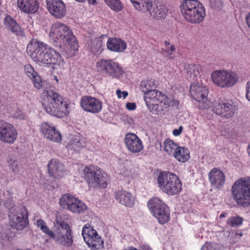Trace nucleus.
Returning a JSON list of instances; mask_svg holds the SVG:
<instances>
[{
  "label": "nucleus",
  "instance_id": "f257e3e1",
  "mask_svg": "<svg viewBox=\"0 0 250 250\" xmlns=\"http://www.w3.org/2000/svg\"><path fill=\"white\" fill-rule=\"evenodd\" d=\"M27 52L35 62L41 65L57 68L63 64L60 53L42 42L32 41L29 42L27 46Z\"/></svg>",
  "mask_w": 250,
  "mask_h": 250
},
{
  "label": "nucleus",
  "instance_id": "f03ea898",
  "mask_svg": "<svg viewBox=\"0 0 250 250\" xmlns=\"http://www.w3.org/2000/svg\"><path fill=\"white\" fill-rule=\"evenodd\" d=\"M42 105L47 113L58 118L67 115L70 110L67 102L53 90L44 93Z\"/></svg>",
  "mask_w": 250,
  "mask_h": 250
},
{
  "label": "nucleus",
  "instance_id": "7ed1b4c3",
  "mask_svg": "<svg viewBox=\"0 0 250 250\" xmlns=\"http://www.w3.org/2000/svg\"><path fill=\"white\" fill-rule=\"evenodd\" d=\"M49 36L54 42L63 45L68 46L73 50L78 49L76 37L72 30L63 23L56 22L53 24L50 30Z\"/></svg>",
  "mask_w": 250,
  "mask_h": 250
},
{
  "label": "nucleus",
  "instance_id": "20e7f679",
  "mask_svg": "<svg viewBox=\"0 0 250 250\" xmlns=\"http://www.w3.org/2000/svg\"><path fill=\"white\" fill-rule=\"evenodd\" d=\"M181 13L185 19L192 23H199L205 16V8L198 0H184L181 5Z\"/></svg>",
  "mask_w": 250,
  "mask_h": 250
},
{
  "label": "nucleus",
  "instance_id": "39448f33",
  "mask_svg": "<svg viewBox=\"0 0 250 250\" xmlns=\"http://www.w3.org/2000/svg\"><path fill=\"white\" fill-rule=\"evenodd\" d=\"M236 203L243 207H250V178H242L236 181L231 189Z\"/></svg>",
  "mask_w": 250,
  "mask_h": 250
},
{
  "label": "nucleus",
  "instance_id": "423d86ee",
  "mask_svg": "<svg viewBox=\"0 0 250 250\" xmlns=\"http://www.w3.org/2000/svg\"><path fill=\"white\" fill-rule=\"evenodd\" d=\"M159 188L169 195L178 194L182 190V183L174 173L168 171L161 172L157 178Z\"/></svg>",
  "mask_w": 250,
  "mask_h": 250
},
{
  "label": "nucleus",
  "instance_id": "0eeeda50",
  "mask_svg": "<svg viewBox=\"0 0 250 250\" xmlns=\"http://www.w3.org/2000/svg\"><path fill=\"white\" fill-rule=\"evenodd\" d=\"M83 177L90 188H105L108 176L101 168L95 166L86 167L83 170Z\"/></svg>",
  "mask_w": 250,
  "mask_h": 250
},
{
  "label": "nucleus",
  "instance_id": "6e6552de",
  "mask_svg": "<svg viewBox=\"0 0 250 250\" xmlns=\"http://www.w3.org/2000/svg\"><path fill=\"white\" fill-rule=\"evenodd\" d=\"M98 72L103 76L121 80L125 71L118 62L111 59H101L96 64Z\"/></svg>",
  "mask_w": 250,
  "mask_h": 250
},
{
  "label": "nucleus",
  "instance_id": "1a4fd4ad",
  "mask_svg": "<svg viewBox=\"0 0 250 250\" xmlns=\"http://www.w3.org/2000/svg\"><path fill=\"white\" fill-rule=\"evenodd\" d=\"M211 79L216 86L227 88L234 86L239 80L237 74L227 70L213 71L211 74Z\"/></svg>",
  "mask_w": 250,
  "mask_h": 250
},
{
  "label": "nucleus",
  "instance_id": "9d476101",
  "mask_svg": "<svg viewBox=\"0 0 250 250\" xmlns=\"http://www.w3.org/2000/svg\"><path fill=\"white\" fill-rule=\"evenodd\" d=\"M49 237L57 243L66 247H70L73 243L71 229L64 222H61L56 226Z\"/></svg>",
  "mask_w": 250,
  "mask_h": 250
},
{
  "label": "nucleus",
  "instance_id": "9b49d317",
  "mask_svg": "<svg viewBox=\"0 0 250 250\" xmlns=\"http://www.w3.org/2000/svg\"><path fill=\"white\" fill-rule=\"evenodd\" d=\"M236 109L234 103L228 100L215 102L212 107V111L217 115L227 118L233 116Z\"/></svg>",
  "mask_w": 250,
  "mask_h": 250
},
{
  "label": "nucleus",
  "instance_id": "f8f14e48",
  "mask_svg": "<svg viewBox=\"0 0 250 250\" xmlns=\"http://www.w3.org/2000/svg\"><path fill=\"white\" fill-rule=\"evenodd\" d=\"M18 131L13 125L3 120H0V141L13 144L18 137Z\"/></svg>",
  "mask_w": 250,
  "mask_h": 250
},
{
  "label": "nucleus",
  "instance_id": "ddd939ff",
  "mask_svg": "<svg viewBox=\"0 0 250 250\" xmlns=\"http://www.w3.org/2000/svg\"><path fill=\"white\" fill-rule=\"evenodd\" d=\"M26 214V209L24 207H22L21 211L19 212H15L14 209L11 210L9 217L11 227L17 230L25 228L28 223Z\"/></svg>",
  "mask_w": 250,
  "mask_h": 250
},
{
  "label": "nucleus",
  "instance_id": "4468645a",
  "mask_svg": "<svg viewBox=\"0 0 250 250\" xmlns=\"http://www.w3.org/2000/svg\"><path fill=\"white\" fill-rule=\"evenodd\" d=\"M144 97L146 104L149 110L155 114L159 115L158 111H154L153 106L163 104L164 99L166 98V95L158 90H154L147 92Z\"/></svg>",
  "mask_w": 250,
  "mask_h": 250
},
{
  "label": "nucleus",
  "instance_id": "2eb2a0df",
  "mask_svg": "<svg viewBox=\"0 0 250 250\" xmlns=\"http://www.w3.org/2000/svg\"><path fill=\"white\" fill-rule=\"evenodd\" d=\"M81 106L84 111L96 114L101 111L103 103L98 99L90 96H85L81 99Z\"/></svg>",
  "mask_w": 250,
  "mask_h": 250
},
{
  "label": "nucleus",
  "instance_id": "dca6fc26",
  "mask_svg": "<svg viewBox=\"0 0 250 250\" xmlns=\"http://www.w3.org/2000/svg\"><path fill=\"white\" fill-rule=\"evenodd\" d=\"M124 143L127 150L132 153H138L144 149L142 141L133 133H127L125 135Z\"/></svg>",
  "mask_w": 250,
  "mask_h": 250
},
{
  "label": "nucleus",
  "instance_id": "f3484780",
  "mask_svg": "<svg viewBox=\"0 0 250 250\" xmlns=\"http://www.w3.org/2000/svg\"><path fill=\"white\" fill-rule=\"evenodd\" d=\"M186 78L189 81L198 82V79L205 80L207 78L208 73L199 64H188L186 67Z\"/></svg>",
  "mask_w": 250,
  "mask_h": 250
},
{
  "label": "nucleus",
  "instance_id": "a211bd4d",
  "mask_svg": "<svg viewBox=\"0 0 250 250\" xmlns=\"http://www.w3.org/2000/svg\"><path fill=\"white\" fill-rule=\"evenodd\" d=\"M199 81L194 82L190 85V93L193 98L199 102L205 103L208 94V89L205 86H203L202 80Z\"/></svg>",
  "mask_w": 250,
  "mask_h": 250
},
{
  "label": "nucleus",
  "instance_id": "6ab92c4d",
  "mask_svg": "<svg viewBox=\"0 0 250 250\" xmlns=\"http://www.w3.org/2000/svg\"><path fill=\"white\" fill-rule=\"evenodd\" d=\"M47 8L56 18H61L66 13L65 4L62 0H46Z\"/></svg>",
  "mask_w": 250,
  "mask_h": 250
},
{
  "label": "nucleus",
  "instance_id": "aec40b11",
  "mask_svg": "<svg viewBox=\"0 0 250 250\" xmlns=\"http://www.w3.org/2000/svg\"><path fill=\"white\" fill-rule=\"evenodd\" d=\"M41 132L50 141L59 143L62 140V135L60 132L51 124L43 123L40 126Z\"/></svg>",
  "mask_w": 250,
  "mask_h": 250
},
{
  "label": "nucleus",
  "instance_id": "412c9836",
  "mask_svg": "<svg viewBox=\"0 0 250 250\" xmlns=\"http://www.w3.org/2000/svg\"><path fill=\"white\" fill-rule=\"evenodd\" d=\"M209 182L214 188L220 189L225 185L226 176L220 169L213 168L208 174Z\"/></svg>",
  "mask_w": 250,
  "mask_h": 250
},
{
  "label": "nucleus",
  "instance_id": "4be33fe9",
  "mask_svg": "<svg viewBox=\"0 0 250 250\" xmlns=\"http://www.w3.org/2000/svg\"><path fill=\"white\" fill-rule=\"evenodd\" d=\"M48 170L49 175L55 178L62 177L65 171L64 165L59 161L54 159L49 161Z\"/></svg>",
  "mask_w": 250,
  "mask_h": 250
},
{
  "label": "nucleus",
  "instance_id": "5701e85b",
  "mask_svg": "<svg viewBox=\"0 0 250 250\" xmlns=\"http://www.w3.org/2000/svg\"><path fill=\"white\" fill-rule=\"evenodd\" d=\"M179 106V102L177 100L172 97L168 98L166 95V98L164 99L163 104L160 105L153 106L154 111H157L159 112V115H163L168 110L169 107H174L178 109Z\"/></svg>",
  "mask_w": 250,
  "mask_h": 250
},
{
  "label": "nucleus",
  "instance_id": "b1692460",
  "mask_svg": "<svg viewBox=\"0 0 250 250\" xmlns=\"http://www.w3.org/2000/svg\"><path fill=\"white\" fill-rule=\"evenodd\" d=\"M20 9L26 13H35L39 9L37 0H18Z\"/></svg>",
  "mask_w": 250,
  "mask_h": 250
},
{
  "label": "nucleus",
  "instance_id": "393cba45",
  "mask_svg": "<svg viewBox=\"0 0 250 250\" xmlns=\"http://www.w3.org/2000/svg\"><path fill=\"white\" fill-rule=\"evenodd\" d=\"M106 46L108 50L115 52H122L126 48V43L121 39L109 38L106 40Z\"/></svg>",
  "mask_w": 250,
  "mask_h": 250
},
{
  "label": "nucleus",
  "instance_id": "a878e982",
  "mask_svg": "<svg viewBox=\"0 0 250 250\" xmlns=\"http://www.w3.org/2000/svg\"><path fill=\"white\" fill-rule=\"evenodd\" d=\"M115 197L120 204L128 207H132L135 204V198L128 192L124 190L118 191Z\"/></svg>",
  "mask_w": 250,
  "mask_h": 250
},
{
  "label": "nucleus",
  "instance_id": "bb28decb",
  "mask_svg": "<svg viewBox=\"0 0 250 250\" xmlns=\"http://www.w3.org/2000/svg\"><path fill=\"white\" fill-rule=\"evenodd\" d=\"M107 37L106 35H103L99 38H95L91 41L90 51L95 55H100L104 49Z\"/></svg>",
  "mask_w": 250,
  "mask_h": 250
},
{
  "label": "nucleus",
  "instance_id": "cd10ccee",
  "mask_svg": "<svg viewBox=\"0 0 250 250\" xmlns=\"http://www.w3.org/2000/svg\"><path fill=\"white\" fill-rule=\"evenodd\" d=\"M147 11L154 18L156 19H162L166 17L167 13V9L165 5L160 3L152 4V7L150 8V10Z\"/></svg>",
  "mask_w": 250,
  "mask_h": 250
},
{
  "label": "nucleus",
  "instance_id": "c85d7f7f",
  "mask_svg": "<svg viewBox=\"0 0 250 250\" xmlns=\"http://www.w3.org/2000/svg\"><path fill=\"white\" fill-rule=\"evenodd\" d=\"M147 206L151 212L153 211L162 212V208L165 210H169L168 207L165 204V203L161 199L158 198H152L147 202Z\"/></svg>",
  "mask_w": 250,
  "mask_h": 250
},
{
  "label": "nucleus",
  "instance_id": "c756f323",
  "mask_svg": "<svg viewBox=\"0 0 250 250\" xmlns=\"http://www.w3.org/2000/svg\"><path fill=\"white\" fill-rule=\"evenodd\" d=\"M84 146V142L82 140L80 136L74 135L71 137V140L67 146V148L68 150H71L73 153L74 151L80 150Z\"/></svg>",
  "mask_w": 250,
  "mask_h": 250
},
{
  "label": "nucleus",
  "instance_id": "7c9ffc66",
  "mask_svg": "<svg viewBox=\"0 0 250 250\" xmlns=\"http://www.w3.org/2000/svg\"><path fill=\"white\" fill-rule=\"evenodd\" d=\"M5 27L12 33L19 35L21 32V28L16 21L11 16H6L4 20Z\"/></svg>",
  "mask_w": 250,
  "mask_h": 250
},
{
  "label": "nucleus",
  "instance_id": "2f4dec72",
  "mask_svg": "<svg viewBox=\"0 0 250 250\" xmlns=\"http://www.w3.org/2000/svg\"><path fill=\"white\" fill-rule=\"evenodd\" d=\"M96 230L89 224L87 223L83 227L82 235L86 243H89V242L91 243L90 238L96 235Z\"/></svg>",
  "mask_w": 250,
  "mask_h": 250
},
{
  "label": "nucleus",
  "instance_id": "473e14b6",
  "mask_svg": "<svg viewBox=\"0 0 250 250\" xmlns=\"http://www.w3.org/2000/svg\"><path fill=\"white\" fill-rule=\"evenodd\" d=\"M173 156L179 162H185L189 158V152L187 148L180 146Z\"/></svg>",
  "mask_w": 250,
  "mask_h": 250
},
{
  "label": "nucleus",
  "instance_id": "72a5a7b5",
  "mask_svg": "<svg viewBox=\"0 0 250 250\" xmlns=\"http://www.w3.org/2000/svg\"><path fill=\"white\" fill-rule=\"evenodd\" d=\"M163 147L164 150L167 154L173 156L180 146L172 140L167 139L163 143Z\"/></svg>",
  "mask_w": 250,
  "mask_h": 250
},
{
  "label": "nucleus",
  "instance_id": "f704fd0d",
  "mask_svg": "<svg viewBox=\"0 0 250 250\" xmlns=\"http://www.w3.org/2000/svg\"><path fill=\"white\" fill-rule=\"evenodd\" d=\"M162 212L153 211L151 212V214L158 220V222L161 224H164L167 222L170 219V211L169 210H165L162 208Z\"/></svg>",
  "mask_w": 250,
  "mask_h": 250
},
{
  "label": "nucleus",
  "instance_id": "c9c22d12",
  "mask_svg": "<svg viewBox=\"0 0 250 250\" xmlns=\"http://www.w3.org/2000/svg\"><path fill=\"white\" fill-rule=\"evenodd\" d=\"M134 7L138 11L146 12L150 10L152 7V3L149 0H130Z\"/></svg>",
  "mask_w": 250,
  "mask_h": 250
},
{
  "label": "nucleus",
  "instance_id": "e433bc0d",
  "mask_svg": "<svg viewBox=\"0 0 250 250\" xmlns=\"http://www.w3.org/2000/svg\"><path fill=\"white\" fill-rule=\"evenodd\" d=\"M74 201H76V198L75 197L69 194H65L62 195L60 198L59 203L60 206L63 208L70 210V208L72 205H73V202H74Z\"/></svg>",
  "mask_w": 250,
  "mask_h": 250
},
{
  "label": "nucleus",
  "instance_id": "4c0bfd02",
  "mask_svg": "<svg viewBox=\"0 0 250 250\" xmlns=\"http://www.w3.org/2000/svg\"><path fill=\"white\" fill-rule=\"evenodd\" d=\"M70 208L71 211L75 213H81L83 212L87 208L86 205L82 201L76 198V201L73 202Z\"/></svg>",
  "mask_w": 250,
  "mask_h": 250
},
{
  "label": "nucleus",
  "instance_id": "58836bf2",
  "mask_svg": "<svg viewBox=\"0 0 250 250\" xmlns=\"http://www.w3.org/2000/svg\"><path fill=\"white\" fill-rule=\"evenodd\" d=\"M155 87L154 82L151 80L143 81L140 84V89L144 93V95L150 90H155Z\"/></svg>",
  "mask_w": 250,
  "mask_h": 250
},
{
  "label": "nucleus",
  "instance_id": "ea45409f",
  "mask_svg": "<svg viewBox=\"0 0 250 250\" xmlns=\"http://www.w3.org/2000/svg\"><path fill=\"white\" fill-rule=\"evenodd\" d=\"M244 220L242 217L235 215L229 217L227 221V224L232 228L239 227L242 225Z\"/></svg>",
  "mask_w": 250,
  "mask_h": 250
},
{
  "label": "nucleus",
  "instance_id": "a19ab883",
  "mask_svg": "<svg viewBox=\"0 0 250 250\" xmlns=\"http://www.w3.org/2000/svg\"><path fill=\"white\" fill-rule=\"evenodd\" d=\"M90 238L91 239L90 240L91 243L89 242V243H86V244L93 250L99 249L101 245L103 243L101 238L98 235V233L96 234V235L91 236Z\"/></svg>",
  "mask_w": 250,
  "mask_h": 250
},
{
  "label": "nucleus",
  "instance_id": "79ce46f5",
  "mask_svg": "<svg viewBox=\"0 0 250 250\" xmlns=\"http://www.w3.org/2000/svg\"><path fill=\"white\" fill-rule=\"evenodd\" d=\"M107 5L113 10L119 11L122 8L123 5L120 0H104Z\"/></svg>",
  "mask_w": 250,
  "mask_h": 250
},
{
  "label": "nucleus",
  "instance_id": "37998d69",
  "mask_svg": "<svg viewBox=\"0 0 250 250\" xmlns=\"http://www.w3.org/2000/svg\"><path fill=\"white\" fill-rule=\"evenodd\" d=\"M36 225L42 231L50 237L52 230L46 226L45 222L42 219H38L36 221Z\"/></svg>",
  "mask_w": 250,
  "mask_h": 250
},
{
  "label": "nucleus",
  "instance_id": "c03bdc74",
  "mask_svg": "<svg viewBox=\"0 0 250 250\" xmlns=\"http://www.w3.org/2000/svg\"><path fill=\"white\" fill-rule=\"evenodd\" d=\"M165 48H163V53H167L169 59H172V53L175 51V47L173 44H171L169 41H166L164 42Z\"/></svg>",
  "mask_w": 250,
  "mask_h": 250
},
{
  "label": "nucleus",
  "instance_id": "a18cd8bd",
  "mask_svg": "<svg viewBox=\"0 0 250 250\" xmlns=\"http://www.w3.org/2000/svg\"><path fill=\"white\" fill-rule=\"evenodd\" d=\"M10 112L13 118L21 120L25 119V114L17 107L14 106Z\"/></svg>",
  "mask_w": 250,
  "mask_h": 250
},
{
  "label": "nucleus",
  "instance_id": "49530a36",
  "mask_svg": "<svg viewBox=\"0 0 250 250\" xmlns=\"http://www.w3.org/2000/svg\"><path fill=\"white\" fill-rule=\"evenodd\" d=\"M30 79L32 80L34 85L36 88L40 89L42 87V82L40 76L38 73Z\"/></svg>",
  "mask_w": 250,
  "mask_h": 250
},
{
  "label": "nucleus",
  "instance_id": "de8ad7c7",
  "mask_svg": "<svg viewBox=\"0 0 250 250\" xmlns=\"http://www.w3.org/2000/svg\"><path fill=\"white\" fill-rule=\"evenodd\" d=\"M24 69L26 74L30 78L37 74L32 66L29 64L25 65Z\"/></svg>",
  "mask_w": 250,
  "mask_h": 250
},
{
  "label": "nucleus",
  "instance_id": "09e8293b",
  "mask_svg": "<svg viewBox=\"0 0 250 250\" xmlns=\"http://www.w3.org/2000/svg\"><path fill=\"white\" fill-rule=\"evenodd\" d=\"M208 5L212 8L220 9L222 6V2L219 0H206Z\"/></svg>",
  "mask_w": 250,
  "mask_h": 250
},
{
  "label": "nucleus",
  "instance_id": "8fccbe9b",
  "mask_svg": "<svg viewBox=\"0 0 250 250\" xmlns=\"http://www.w3.org/2000/svg\"><path fill=\"white\" fill-rule=\"evenodd\" d=\"M8 163L10 165V168L14 171V172H17L20 168V166L18 164V162L16 161H14L12 163V160L10 161H8Z\"/></svg>",
  "mask_w": 250,
  "mask_h": 250
},
{
  "label": "nucleus",
  "instance_id": "3c124183",
  "mask_svg": "<svg viewBox=\"0 0 250 250\" xmlns=\"http://www.w3.org/2000/svg\"><path fill=\"white\" fill-rule=\"evenodd\" d=\"M201 250H218L216 245L211 243H206L201 248Z\"/></svg>",
  "mask_w": 250,
  "mask_h": 250
},
{
  "label": "nucleus",
  "instance_id": "603ef678",
  "mask_svg": "<svg viewBox=\"0 0 250 250\" xmlns=\"http://www.w3.org/2000/svg\"><path fill=\"white\" fill-rule=\"evenodd\" d=\"M116 93L119 98H123L124 99H125L128 94L127 91H122L120 89H118L116 91Z\"/></svg>",
  "mask_w": 250,
  "mask_h": 250
},
{
  "label": "nucleus",
  "instance_id": "864d4df0",
  "mask_svg": "<svg viewBox=\"0 0 250 250\" xmlns=\"http://www.w3.org/2000/svg\"><path fill=\"white\" fill-rule=\"evenodd\" d=\"M183 130V127L180 126L178 129H175L172 131V134L174 136H179Z\"/></svg>",
  "mask_w": 250,
  "mask_h": 250
},
{
  "label": "nucleus",
  "instance_id": "5fc2aeb1",
  "mask_svg": "<svg viewBox=\"0 0 250 250\" xmlns=\"http://www.w3.org/2000/svg\"><path fill=\"white\" fill-rule=\"evenodd\" d=\"M246 97L250 101V81L248 82L246 86Z\"/></svg>",
  "mask_w": 250,
  "mask_h": 250
},
{
  "label": "nucleus",
  "instance_id": "6e6d98bb",
  "mask_svg": "<svg viewBox=\"0 0 250 250\" xmlns=\"http://www.w3.org/2000/svg\"><path fill=\"white\" fill-rule=\"evenodd\" d=\"M126 107L129 110H133L136 108V105L133 103H128L126 104Z\"/></svg>",
  "mask_w": 250,
  "mask_h": 250
},
{
  "label": "nucleus",
  "instance_id": "4d7b16f0",
  "mask_svg": "<svg viewBox=\"0 0 250 250\" xmlns=\"http://www.w3.org/2000/svg\"><path fill=\"white\" fill-rule=\"evenodd\" d=\"M246 20L247 24L250 29V12L247 15L246 17Z\"/></svg>",
  "mask_w": 250,
  "mask_h": 250
},
{
  "label": "nucleus",
  "instance_id": "13d9d810",
  "mask_svg": "<svg viewBox=\"0 0 250 250\" xmlns=\"http://www.w3.org/2000/svg\"><path fill=\"white\" fill-rule=\"evenodd\" d=\"M231 233V230H227L224 233V235L226 236H227V237H229L230 236V235Z\"/></svg>",
  "mask_w": 250,
  "mask_h": 250
},
{
  "label": "nucleus",
  "instance_id": "bf43d9fd",
  "mask_svg": "<svg viewBox=\"0 0 250 250\" xmlns=\"http://www.w3.org/2000/svg\"><path fill=\"white\" fill-rule=\"evenodd\" d=\"M227 213L222 212L220 215V218H224L227 216Z\"/></svg>",
  "mask_w": 250,
  "mask_h": 250
},
{
  "label": "nucleus",
  "instance_id": "052dcab7",
  "mask_svg": "<svg viewBox=\"0 0 250 250\" xmlns=\"http://www.w3.org/2000/svg\"><path fill=\"white\" fill-rule=\"evenodd\" d=\"M243 235V233L242 232H236L235 233V235L237 236H239V237L242 236Z\"/></svg>",
  "mask_w": 250,
  "mask_h": 250
},
{
  "label": "nucleus",
  "instance_id": "680f3d73",
  "mask_svg": "<svg viewBox=\"0 0 250 250\" xmlns=\"http://www.w3.org/2000/svg\"><path fill=\"white\" fill-rule=\"evenodd\" d=\"M88 2L90 4H94L96 2L95 0H87Z\"/></svg>",
  "mask_w": 250,
  "mask_h": 250
},
{
  "label": "nucleus",
  "instance_id": "e2e57ef3",
  "mask_svg": "<svg viewBox=\"0 0 250 250\" xmlns=\"http://www.w3.org/2000/svg\"><path fill=\"white\" fill-rule=\"evenodd\" d=\"M247 151H248V154L250 156V144L248 146Z\"/></svg>",
  "mask_w": 250,
  "mask_h": 250
},
{
  "label": "nucleus",
  "instance_id": "0e129e2a",
  "mask_svg": "<svg viewBox=\"0 0 250 250\" xmlns=\"http://www.w3.org/2000/svg\"><path fill=\"white\" fill-rule=\"evenodd\" d=\"M125 175L126 176H129L130 175V174L128 173H125Z\"/></svg>",
  "mask_w": 250,
  "mask_h": 250
},
{
  "label": "nucleus",
  "instance_id": "69168bd1",
  "mask_svg": "<svg viewBox=\"0 0 250 250\" xmlns=\"http://www.w3.org/2000/svg\"><path fill=\"white\" fill-rule=\"evenodd\" d=\"M1 237H2V239H6L7 238V236H5L4 238H3V237L2 236Z\"/></svg>",
  "mask_w": 250,
  "mask_h": 250
},
{
  "label": "nucleus",
  "instance_id": "338daca9",
  "mask_svg": "<svg viewBox=\"0 0 250 250\" xmlns=\"http://www.w3.org/2000/svg\"><path fill=\"white\" fill-rule=\"evenodd\" d=\"M56 80L57 82L58 81V79H57V78H56Z\"/></svg>",
  "mask_w": 250,
  "mask_h": 250
},
{
  "label": "nucleus",
  "instance_id": "774afa93",
  "mask_svg": "<svg viewBox=\"0 0 250 250\" xmlns=\"http://www.w3.org/2000/svg\"><path fill=\"white\" fill-rule=\"evenodd\" d=\"M147 250H151V249H148Z\"/></svg>",
  "mask_w": 250,
  "mask_h": 250
}]
</instances>
